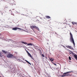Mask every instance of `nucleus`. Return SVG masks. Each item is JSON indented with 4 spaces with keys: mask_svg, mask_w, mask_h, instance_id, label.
Segmentation results:
<instances>
[{
    "mask_svg": "<svg viewBox=\"0 0 77 77\" xmlns=\"http://www.w3.org/2000/svg\"><path fill=\"white\" fill-rule=\"evenodd\" d=\"M70 40L72 42L74 45V47H75V43L74 42V38H73V36H72V34H71V33H70Z\"/></svg>",
    "mask_w": 77,
    "mask_h": 77,
    "instance_id": "nucleus-1",
    "label": "nucleus"
},
{
    "mask_svg": "<svg viewBox=\"0 0 77 77\" xmlns=\"http://www.w3.org/2000/svg\"><path fill=\"white\" fill-rule=\"evenodd\" d=\"M72 72H67L64 73L63 74V75H61V77H65V76H71V75H69V74L68 73H71Z\"/></svg>",
    "mask_w": 77,
    "mask_h": 77,
    "instance_id": "nucleus-2",
    "label": "nucleus"
},
{
    "mask_svg": "<svg viewBox=\"0 0 77 77\" xmlns=\"http://www.w3.org/2000/svg\"><path fill=\"white\" fill-rule=\"evenodd\" d=\"M30 27L31 29L34 31V28L35 29H36L38 30V31H39V28L36 26L35 25L34 26H30Z\"/></svg>",
    "mask_w": 77,
    "mask_h": 77,
    "instance_id": "nucleus-3",
    "label": "nucleus"
},
{
    "mask_svg": "<svg viewBox=\"0 0 77 77\" xmlns=\"http://www.w3.org/2000/svg\"><path fill=\"white\" fill-rule=\"evenodd\" d=\"M7 57L8 58H14V55L9 53L7 55Z\"/></svg>",
    "mask_w": 77,
    "mask_h": 77,
    "instance_id": "nucleus-4",
    "label": "nucleus"
},
{
    "mask_svg": "<svg viewBox=\"0 0 77 77\" xmlns=\"http://www.w3.org/2000/svg\"><path fill=\"white\" fill-rule=\"evenodd\" d=\"M26 52L27 53L29 56V57H31V58L32 59L34 60V58H33V57L32 56L31 54H30L29 52L27 51H26Z\"/></svg>",
    "mask_w": 77,
    "mask_h": 77,
    "instance_id": "nucleus-5",
    "label": "nucleus"
},
{
    "mask_svg": "<svg viewBox=\"0 0 77 77\" xmlns=\"http://www.w3.org/2000/svg\"><path fill=\"white\" fill-rule=\"evenodd\" d=\"M17 29H18V30H21V28H18V27H15L14 28H13L12 29V30H17Z\"/></svg>",
    "mask_w": 77,
    "mask_h": 77,
    "instance_id": "nucleus-6",
    "label": "nucleus"
},
{
    "mask_svg": "<svg viewBox=\"0 0 77 77\" xmlns=\"http://www.w3.org/2000/svg\"><path fill=\"white\" fill-rule=\"evenodd\" d=\"M66 47L68 48H69V49H71V50H74V49L73 48H72L71 46H66Z\"/></svg>",
    "mask_w": 77,
    "mask_h": 77,
    "instance_id": "nucleus-7",
    "label": "nucleus"
},
{
    "mask_svg": "<svg viewBox=\"0 0 77 77\" xmlns=\"http://www.w3.org/2000/svg\"><path fill=\"white\" fill-rule=\"evenodd\" d=\"M45 17L46 18H48V19H50L51 18V17L48 16H45Z\"/></svg>",
    "mask_w": 77,
    "mask_h": 77,
    "instance_id": "nucleus-8",
    "label": "nucleus"
},
{
    "mask_svg": "<svg viewBox=\"0 0 77 77\" xmlns=\"http://www.w3.org/2000/svg\"><path fill=\"white\" fill-rule=\"evenodd\" d=\"M2 52H3L4 54H6V53H7V51H6L3 50H2Z\"/></svg>",
    "mask_w": 77,
    "mask_h": 77,
    "instance_id": "nucleus-9",
    "label": "nucleus"
},
{
    "mask_svg": "<svg viewBox=\"0 0 77 77\" xmlns=\"http://www.w3.org/2000/svg\"><path fill=\"white\" fill-rule=\"evenodd\" d=\"M21 43L22 44H27V43L26 42H24L22 41L21 42Z\"/></svg>",
    "mask_w": 77,
    "mask_h": 77,
    "instance_id": "nucleus-10",
    "label": "nucleus"
},
{
    "mask_svg": "<svg viewBox=\"0 0 77 77\" xmlns=\"http://www.w3.org/2000/svg\"><path fill=\"white\" fill-rule=\"evenodd\" d=\"M25 61H26V62H27V63H28L29 64V65H31V63H30L29 61H28L27 60H25Z\"/></svg>",
    "mask_w": 77,
    "mask_h": 77,
    "instance_id": "nucleus-11",
    "label": "nucleus"
},
{
    "mask_svg": "<svg viewBox=\"0 0 77 77\" xmlns=\"http://www.w3.org/2000/svg\"><path fill=\"white\" fill-rule=\"evenodd\" d=\"M49 59L51 60V62H53V61L54 60V59L53 58H49Z\"/></svg>",
    "mask_w": 77,
    "mask_h": 77,
    "instance_id": "nucleus-12",
    "label": "nucleus"
},
{
    "mask_svg": "<svg viewBox=\"0 0 77 77\" xmlns=\"http://www.w3.org/2000/svg\"><path fill=\"white\" fill-rule=\"evenodd\" d=\"M72 23L73 25L76 24V22H72Z\"/></svg>",
    "mask_w": 77,
    "mask_h": 77,
    "instance_id": "nucleus-13",
    "label": "nucleus"
},
{
    "mask_svg": "<svg viewBox=\"0 0 77 77\" xmlns=\"http://www.w3.org/2000/svg\"><path fill=\"white\" fill-rule=\"evenodd\" d=\"M74 57L76 59H77V55L76 54H75L74 55Z\"/></svg>",
    "mask_w": 77,
    "mask_h": 77,
    "instance_id": "nucleus-14",
    "label": "nucleus"
},
{
    "mask_svg": "<svg viewBox=\"0 0 77 77\" xmlns=\"http://www.w3.org/2000/svg\"><path fill=\"white\" fill-rule=\"evenodd\" d=\"M27 45H33L32 43H29L27 44Z\"/></svg>",
    "mask_w": 77,
    "mask_h": 77,
    "instance_id": "nucleus-15",
    "label": "nucleus"
},
{
    "mask_svg": "<svg viewBox=\"0 0 77 77\" xmlns=\"http://www.w3.org/2000/svg\"><path fill=\"white\" fill-rule=\"evenodd\" d=\"M42 57H45L44 55L43 54H42Z\"/></svg>",
    "mask_w": 77,
    "mask_h": 77,
    "instance_id": "nucleus-16",
    "label": "nucleus"
},
{
    "mask_svg": "<svg viewBox=\"0 0 77 77\" xmlns=\"http://www.w3.org/2000/svg\"><path fill=\"white\" fill-rule=\"evenodd\" d=\"M69 60H71V57H69Z\"/></svg>",
    "mask_w": 77,
    "mask_h": 77,
    "instance_id": "nucleus-17",
    "label": "nucleus"
},
{
    "mask_svg": "<svg viewBox=\"0 0 77 77\" xmlns=\"http://www.w3.org/2000/svg\"><path fill=\"white\" fill-rule=\"evenodd\" d=\"M52 62V63H53V64H54V65H55V66H56V64L55 63H54L53 62Z\"/></svg>",
    "mask_w": 77,
    "mask_h": 77,
    "instance_id": "nucleus-18",
    "label": "nucleus"
},
{
    "mask_svg": "<svg viewBox=\"0 0 77 77\" xmlns=\"http://www.w3.org/2000/svg\"><path fill=\"white\" fill-rule=\"evenodd\" d=\"M30 39H31V40H32V41H33V38H31Z\"/></svg>",
    "mask_w": 77,
    "mask_h": 77,
    "instance_id": "nucleus-19",
    "label": "nucleus"
},
{
    "mask_svg": "<svg viewBox=\"0 0 77 77\" xmlns=\"http://www.w3.org/2000/svg\"><path fill=\"white\" fill-rule=\"evenodd\" d=\"M54 69L55 70H56V69H57V68H54Z\"/></svg>",
    "mask_w": 77,
    "mask_h": 77,
    "instance_id": "nucleus-20",
    "label": "nucleus"
},
{
    "mask_svg": "<svg viewBox=\"0 0 77 77\" xmlns=\"http://www.w3.org/2000/svg\"><path fill=\"white\" fill-rule=\"evenodd\" d=\"M1 1V2H2V1H4V0H0Z\"/></svg>",
    "mask_w": 77,
    "mask_h": 77,
    "instance_id": "nucleus-21",
    "label": "nucleus"
},
{
    "mask_svg": "<svg viewBox=\"0 0 77 77\" xmlns=\"http://www.w3.org/2000/svg\"><path fill=\"white\" fill-rule=\"evenodd\" d=\"M76 26H77V23H76Z\"/></svg>",
    "mask_w": 77,
    "mask_h": 77,
    "instance_id": "nucleus-22",
    "label": "nucleus"
},
{
    "mask_svg": "<svg viewBox=\"0 0 77 77\" xmlns=\"http://www.w3.org/2000/svg\"><path fill=\"white\" fill-rule=\"evenodd\" d=\"M23 60H24V58H23Z\"/></svg>",
    "mask_w": 77,
    "mask_h": 77,
    "instance_id": "nucleus-23",
    "label": "nucleus"
},
{
    "mask_svg": "<svg viewBox=\"0 0 77 77\" xmlns=\"http://www.w3.org/2000/svg\"><path fill=\"white\" fill-rule=\"evenodd\" d=\"M1 55V53L0 52V56Z\"/></svg>",
    "mask_w": 77,
    "mask_h": 77,
    "instance_id": "nucleus-24",
    "label": "nucleus"
},
{
    "mask_svg": "<svg viewBox=\"0 0 77 77\" xmlns=\"http://www.w3.org/2000/svg\"><path fill=\"white\" fill-rule=\"evenodd\" d=\"M10 11H11L12 12V11H11V10H10Z\"/></svg>",
    "mask_w": 77,
    "mask_h": 77,
    "instance_id": "nucleus-25",
    "label": "nucleus"
},
{
    "mask_svg": "<svg viewBox=\"0 0 77 77\" xmlns=\"http://www.w3.org/2000/svg\"><path fill=\"white\" fill-rule=\"evenodd\" d=\"M63 47L64 48H65V46H63Z\"/></svg>",
    "mask_w": 77,
    "mask_h": 77,
    "instance_id": "nucleus-26",
    "label": "nucleus"
},
{
    "mask_svg": "<svg viewBox=\"0 0 77 77\" xmlns=\"http://www.w3.org/2000/svg\"><path fill=\"white\" fill-rule=\"evenodd\" d=\"M0 36H1V34H0Z\"/></svg>",
    "mask_w": 77,
    "mask_h": 77,
    "instance_id": "nucleus-27",
    "label": "nucleus"
},
{
    "mask_svg": "<svg viewBox=\"0 0 77 77\" xmlns=\"http://www.w3.org/2000/svg\"><path fill=\"white\" fill-rule=\"evenodd\" d=\"M76 60H77V59H76Z\"/></svg>",
    "mask_w": 77,
    "mask_h": 77,
    "instance_id": "nucleus-28",
    "label": "nucleus"
}]
</instances>
